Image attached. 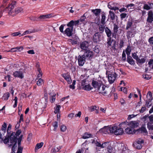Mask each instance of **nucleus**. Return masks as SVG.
Instances as JSON below:
<instances>
[{"label":"nucleus","mask_w":153,"mask_h":153,"mask_svg":"<svg viewBox=\"0 0 153 153\" xmlns=\"http://www.w3.org/2000/svg\"><path fill=\"white\" fill-rule=\"evenodd\" d=\"M106 86L103 85L102 83V86H100V89L97 90L99 91V93L102 94L103 95L105 96L106 95L108 94V91H106L102 92V91H104L105 90Z\"/></svg>","instance_id":"15"},{"label":"nucleus","mask_w":153,"mask_h":153,"mask_svg":"<svg viewBox=\"0 0 153 153\" xmlns=\"http://www.w3.org/2000/svg\"><path fill=\"white\" fill-rule=\"evenodd\" d=\"M92 135L90 133L86 132L85 133L82 137V138L84 139L92 137Z\"/></svg>","instance_id":"24"},{"label":"nucleus","mask_w":153,"mask_h":153,"mask_svg":"<svg viewBox=\"0 0 153 153\" xmlns=\"http://www.w3.org/2000/svg\"><path fill=\"white\" fill-rule=\"evenodd\" d=\"M13 75L14 77H18L22 79L24 77V76L22 71H16L13 72Z\"/></svg>","instance_id":"12"},{"label":"nucleus","mask_w":153,"mask_h":153,"mask_svg":"<svg viewBox=\"0 0 153 153\" xmlns=\"http://www.w3.org/2000/svg\"><path fill=\"white\" fill-rule=\"evenodd\" d=\"M101 36L99 32H96L93 36V41L94 42L97 43L101 40Z\"/></svg>","instance_id":"11"},{"label":"nucleus","mask_w":153,"mask_h":153,"mask_svg":"<svg viewBox=\"0 0 153 153\" xmlns=\"http://www.w3.org/2000/svg\"><path fill=\"white\" fill-rule=\"evenodd\" d=\"M133 24V21L131 20H129L127 23L126 27V30H128L131 27Z\"/></svg>","instance_id":"33"},{"label":"nucleus","mask_w":153,"mask_h":153,"mask_svg":"<svg viewBox=\"0 0 153 153\" xmlns=\"http://www.w3.org/2000/svg\"><path fill=\"white\" fill-rule=\"evenodd\" d=\"M149 41L151 44L153 45V37L150 38L149 39Z\"/></svg>","instance_id":"64"},{"label":"nucleus","mask_w":153,"mask_h":153,"mask_svg":"<svg viewBox=\"0 0 153 153\" xmlns=\"http://www.w3.org/2000/svg\"><path fill=\"white\" fill-rule=\"evenodd\" d=\"M105 24L100 25H99V30L100 32V33H102L104 31V29L105 30V26L104 25Z\"/></svg>","instance_id":"28"},{"label":"nucleus","mask_w":153,"mask_h":153,"mask_svg":"<svg viewBox=\"0 0 153 153\" xmlns=\"http://www.w3.org/2000/svg\"><path fill=\"white\" fill-rule=\"evenodd\" d=\"M43 144L44 143L43 142H41L36 144L35 148V150L36 149H39L41 148L43 146Z\"/></svg>","instance_id":"43"},{"label":"nucleus","mask_w":153,"mask_h":153,"mask_svg":"<svg viewBox=\"0 0 153 153\" xmlns=\"http://www.w3.org/2000/svg\"><path fill=\"white\" fill-rule=\"evenodd\" d=\"M140 122L137 121H132L130 122L128 124V126L133 129L137 127L139 125Z\"/></svg>","instance_id":"13"},{"label":"nucleus","mask_w":153,"mask_h":153,"mask_svg":"<svg viewBox=\"0 0 153 153\" xmlns=\"http://www.w3.org/2000/svg\"><path fill=\"white\" fill-rule=\"evenodd\" d=\"M60 108L61 106L60 105H57L56 107V108L55 109L54 113L55 114H57L60 111Z\"/></svg>","instance_id":"47"},{"label":"nucleus","mask_w":153,"mask_h":153,"mask_svg":"<svg viewBox=\"0 0 153 153\" xmlns=\"http://www.w3.org/2000/svg\"><path fill=\"white\" fill-rule=\"evenodd\" d=\"M149 118L150 121L149 122L153 124V115H151L149 116Z\"/></svg>","instance_id":"60"},{"label":"nucleus","mask_w":153,"mask_h":153,"mask_svg":"<svg viewBox=\"0 0 153 153\" xmlns=\"http://www.w3.org/2000/svg\"><path fill=\"white\" fill-rule=\"evenodd\" d=\"M151 9L150 6H149L147 4H144V9L148 10Z\"/></svg>","instance_id":"62"},{"label":"nucleus","mask_w":153,"mask_h":153,"mask_svg":"<svg viewBox=\"0 0 153 153\" xmlns=\"http://www.w3.org/2000/svg\"><path fill=\"white\" fill-rule=\"evenodd\" d=\"M13 134L14 133H12L11 134L8 135L7 134L4 140H3V138L1 140V142L2 143L3 142L5 144H6L10 141V143L9 144V146H11L13 145L14 142H15V140L17 139L16 137L13 135Z\"/></svg>","instance_id":"3"},{"label":"nucleus","mask_w":153,"mask_h":153,"mask_svg":"<svg viewBox=\"0 0 153 153\" xmlns=\"http://www.w3.org/2000/svg\"><path fill=\"white\" fill-rule=\"evenodd\" d=\"M46 19L45 15H40L37 18V20L42 21Z\"/></svg>","instance_id":"45"},{"label":"nucleus","mask_w":153,"mask_h":153,"mask_svg":"<svg viewBox=\"0 0 153 153\" xmlns=\"http://www.w3.org/2000/svg\"><path fill=\"white\" fill-rule=\"evenodd\" d=\"M129 123L128 122H127V121L122 122L120 124V127L122 128H125L128 125Z\"/></svg>","instance_id":"31"},{"label":"nucleus","mask_w":153,"mask_h":153,"mask_svg":"<svg viewBox=\"0 0 153 153\" xmlns=\"http://www.w3.org/2000/svg\"><path fill=\"white\" fill-rule=\"evenodd\" d=\"M152 124V123H150L149 122H148L147 124V127L149 130H153V125Z\"/></svg>","instance_id":"41"},{"label":"nucleus","mask_w":153,"mask_h":153,"mask_svg":"<svg viewBox=\"0 0 153 153\" xmlns=\"http://www.w3.org/2000/svg\"><path fill=\"white\" fill-rule=\"evenodd\" d=\"M22 35L20 32H17L11 34V35L13 36H20Z\"/></svg>","instance_id":"52"},{"label":"nucleus","mask_w":153,"mask_h":153,"mask_svg":"<svg viewBox=\"0 0 153 153\" xmlns=\"http://www.w3.org/2000/svg\"><path fill=\"white\" fill-rule=\"evenodd\" d=\"M85 14H84L79 19V21L81 22H83L85 21V19H86V17L85 16Z\"/></svg>","instance_id":"54"},{"label":"nucleus","mask_w":153,"mask_h":153,"mask_svg":"<svg viewBox=\"0 0 153 153\" xmlns=\"http://www.w3.org/2000/svg\"><path fill=\"white\" fill-rule=\"evenodd\" d=\"M149 66L153 70V59H151L148 62Z\"/></svg>","instance_id":"51"},{"label":"nucleus","mask_w":153,"mask_h":153,"mask_svg":"<svg viewBox=\"0 0 153 153\" xmlns=\"http://www.w3.org/2000/svg\"><path fill=\"white\" fill-rule=\"evenodd\" d=\"M92 85L94 88H97V90L100 89V86H102V82H97L93 80L92 82Z\"/></svg>","instance_id":"14"},{"label":"nucleus","mask_w":153,"mask_h":153,"mask_svg":"<svg viewBox=\"0 0 153 153\" xmlns=\"http://www.w3.org/2000/svg\"><path fill=\"white\" fill-rule=\"evenodd\" d=\"M114 41V40L112 39L111 37L108 38L107 39V44L108 47L111 46V44L112 42Z\"/></svg>","instance_id":"34"},{"label":"nucleus","mask_w":153,"mask_h":153,"mask_svg":"<svg viewBox=\"0 0 153 153\" xmlns=\"http://www.w3.org/2000/svg\"><path fill=\"white\" fill-rule=\"evenodd\" d=\"M73 27L67 28L64 31V33L69 37L71 36L73 34Z\"/></svg>","instance_id":"17"},{"label":"nucleus","mask_w":153,"mask_h":153,"mask_svg":"<svg viewBox=\"0 0 153 153\" xmlns=\"http://www.w3.org/2000/svg\"><path fill=\"white\" fill-rule=\"evenodd\" d=\"M23 148L21 146L18 147L17 153H22Z\"/></svg>","instance_id":"56"},{"label":"nucleus","mask_w":153,"mask_h":153,"mask_svg":"<svg viewBox=\"0 0 153 153\" xmlns=\"http://www.w3.org/2000/svg\"><path fill=\"white\" fill-rule=\"evenodd\" d=\"M60 130L63 132L66 131L67 128L66 126L64 125H62L60 126Z\"/></svg>","instance_id":"46"},{"label":"nucleus","mask_w":153,"mask_h":153,"mask_svg":"<svg viewBox=\"0 0 153 153\" xmlns=\"http://www.w3.org/2000/svg\"><path fill=\"white\" fill-rule=\"evenodd\" d=\"M23 10L22 9L21 7H18L16 8L14 13H15L16 14H18L19 13L22 12Z\"/></svg>","instance_id":"38"},{"label":"nucleus","mask_w":153,"mask_h":153,"mask_svg":"<svg viewBox=\"0 0 153 153\" xmlns=\"http://www.w3.org/2000/svg\"><path fill=\"white\" fill-rule=\"evenodd\" d=\"M132 56L134 59L136 60L137 64L139 65L143 63V58L140 59L135 53H132Z\"/></svg>","instance_id":"9"},{"label":"nucleus","mask_w":153,"mask_h":153,"mask_svg":"<svg viewBox=\"0 0 153 153\" xmlns=\"http://www.w3.org/2000/svg\"><path fill=\"white\" fill-rule=\"evenodd\" d=\"M7 128V124L6 123L4 122L3 124L2 125L1 129V132L3 135L6 132Z\"/></svg>","instance_id":"21"},{"label":"nucleus","mask_w":153,"mask_h":153,"mask_svg":"<svg viewBox=\"0 0 153 153\" xmlns=\"http://www.w3.org/2000/svg\"><path fill=\"white\" fill-rule=\"evenodd\" d=\"M62 76L67 81H70V76L68 74L65 73L62 74Z\"/></svg>","instance_id":"26"},{"label":"nucleus","mask_w":153,"mask_h":153,"mask_svg":"<svg viewBox=\"0 0 153 153\" xmlns=\"http://www.w3.org/2000/svg\"><path fill=\"white\" fill-rule=\"evenodd\" d=\"M120 88L121 89V90L123 91V92L126 94H127V88L126 87H121Z\"/></svg>","instance_id":"59"},{"label":"nucleus","mask_w":153,"mask_h":153,"mask_svg":"<svg viewBox=\"0 0 153 153\" xmlns=\"http://www.w3.org/2000/svg\"><path fill=\"white\" fill-rule=\"evenodd\" d=\"M91 12H93L96 16H98L101 12L100 9H96L95 10H92Z\"/></svg>","instance_id":"22"},{"label":"nucleus","mask_w":153,"mask_h":153,"mask_svg":"<svg viewBox=\"0 0 153 153\" xmlns=\"http://www.w3.org/2000/svg\"><path fill=\"white\" fill-rule=\"evenodd\" d=\"M152 100H148L146 101V104H145L146 106L148 108L150 107L152 105Z\"/></svg>","instance_id":"40"},{"label":"nucleus","mask_w":153,"mask_h":153,"mask_svg":"<svg viewBox=\"0 0 153 153\" xmlns=\"http://www.w3.org/2000/svg\"><path fill=\"white\" fill-rule=\"evenodd\" d=\"M143 143V140L141 138L137 139L133 144V146L134 148L137 149H140L142 147L141 143Z\"/></svg>","instance_id":"6"},{"label":"nucleus","mask_w":153,"mask_h":153,"mask_svg":"<svg viewBox=\"0 0 153 153\" xmlns=\"http://www.w3.org/2000/svg\"><path fill=\"white\" fill-rule=\"evenodd\" d=\"M65 25H64V24L62 25H61L60 26V27H59V29L60 31V32H61V33H64V31H63V29H64V27L65 26Z\"/></svg>","instance_id":"53"},{"label":"nucleus","mask_w":153,"mask_h":153,"mask_svg":"<svg viewBox=\"0 0 153 153\" xmlns=\"http://www.w3.org/2000/svg\"><path fill=\"white\" fill-rule=\"evenodd\" d=\"M74 21L73 20H71L68 23L67 25L68 27H70L71 28L73 27L74 25Z\"/></svg>","instance_id":"44"},{"label":"nucleus","mask_w":153,"mask_h":153,"mask_svg":"<svg viewBox=\"0 0 153 153\" xmlns=\"http://www.w3.org/2000/svg\"><path fill=\"white\" fill-rule=\"evenodd\" d=\"M122 60L124 62H125L126 60V54L124 51L122 53Z\"/></svg>","instance_id":"50"},{"label":"nucleus","mask_w":153,"mask_h":153,"mask_svg":"<svg viewBox=\"0 0 153 153\" xmlns=\"http://www.w3.org/2000/svg\"><path fill=\"white\" fill-rule=\"evenodd\" d=\"M148 17L147 21L149 23H152L153 21V13L152 11H149L148 13Z\"/></svg>","instance_id":"18"},{"label":"nucleus","mask_w":153,"mask_h":153,"mask_svg":"<svg viewBox=\"0 0 153 153\" xmlns=\"http://www.w3.org/2000/svg\"><path fill=\"white\" fill-rule=\"evenodd\" d=\"M126 61L131 65H134L135 64L134 61L130 55L127 56Z\"/></svg>","instance_id":"19"},{"label":"nucleus","mask_w":153,"mask_h":153,"mask_svg":"<svg viewBox=\"0 0 153 153\" xmlns=\"http://www.w3.org/2000/svg\"><path fill=\"white\" fill-rule=\"evenodd\" d=\"M11 127H12V125L10 124H9L8 125V126L7 130V135H11L12 134V133H14L13 134V135H14L15 132H11Z\"/></svg>","instance_id":"23"},{"label":"nucleus","mask_w":153,"mask_h":153,"mask_svg":"<svg viewBox=\"0 0 153 153\" xmlns=\"http://www.w3.org/2000/svg\"><path fill=\"white\" fill-rule=\"evenodd\" d=\"M127 14L126 13H122L120 14V17L122 19L125 18Z\"/></svg>","instance_id":"57"},{"label":"nucleus","mask_w":153,"mask_h":153,"mask_svg":"<svg viewBox=\"0 0 153 153\" xmlns=\"http://www.w3.org/2000/svg\"><path fill=\"white\" fill-rule=\"evenodd\" d=\"M109 16H110L111 20L113 21L115 19V14L114 13L110 10L109 12Z\"/></svg>","instance_id":"25"},{"label":"nucleus","mask_w":153,"mask_h":153,"mask_svg":"<svg viewBox=\"0 0 153 153\" xmlns=\"http://www.w3.org/2000/svg\"><path fill=\"white\" fill-rule=\"evenodd\" d=\"M99 46L97 45L96 46L93 48V51L96 53H98L99 52L100 50L99 48Z\"/></svg>","instance_id":"48"},{"label":"nucleus","mask_w":153,"mask_h":153,"mask_svg":"<svg viewBox=\"0 0 153 153\" xmlns=\"http://www.w3.org/2000/svg\"><path fill=\"white\" fill-rule=\"evenodd\" d=\"M113 26V32H112L111 30L108 27H105V32L108 38L111 37L112 35V37L115 39L116 38L119 27L116 24H114Z\"/></svg>","instance_id":"1"},{"label":"nucleus","mask_w":153,"mask_h":153,"mask_svg":"<svg viewBox=\"0 0 153 153\" xmlns=\"http://www.w3.org/2000/svg\"><path fill=\"white\" fill-rule=\"evenodd\" d=\"M113 3L112 2H110L108 3V7L110 9L112 10L113 7L112 6Z\"/></svg>","instance_id":"55"},{"label":"nucleus","mask_w":153,"mask_h":153,"mask_svg":"<svg viewBox=\"0 0 153 153\" xmlns=\"http://www.w3.org/2000/svg\"><path fill=\"white\" fill-rule=\"evenodd\" d=\"M37 79H38L37 82L36 84L38 86H41L42 85V84L43 83V80L41 78H36Z\"/></svg>","instance_id":"37"},{"label":"nucleus","mask_w":153,"mask_h":153,"mask_svg":"<svg viewBox=\"0 0 153 153\" xmlns=\"http://www.w3.org/2000/svg\"><path fill=\"white\" fill-rule=\"evenodd\" d=\"M105 13L104 12H102L101 15V23L102 24H105L106 22Z\"/></svg>","instance_id":"20"},{"label":"nucleus","mask_w":153,"mask_h":153,"mask_svg":"<svg viewBox=\"0 0 153 153\" xmlns=\"http://www.w3.org/2000/svg\"><path fill=\"white\" fill-rule=\"evenodd\" d=\"M86 57L83 55H79L78 58V62L79 66H82L85 62Z\"/></svg>","instance_id":"7"},{"label":"nucleus","mask_w":153,"mask_h":153,"mask_svg":"<svg viewBox=\"0 0 153 153\" xmlns=\"http://www.w3.org/2000/svg\"><path fill=\"white\" fill-rule=\"evenodd\" d=\"M125 132L128 134H137L139 133L143 132V125L142 124L140 128L137 130L133 129L131 127H127L125 129Z\"/></svg>","instance_id":"4"},{"label":"nucleus","mask_w":153,"mask_h":153,"mask_svg":"<svg viewBox=\"0 0 153 153\" xmlns=\"http://www.w3.org/2000/svg\"><path fill=\"white\" fill-rule=\"evenodd\" d=\"M79 47L85 51L88 48V43L86 41L81 42L80 43Z\"/></svg>","instance_id":"16"},{"label":"nucleus","mask_w":153,"mask_h":153,"mask_svg":"<svg viewBox=\"0 0 153 153\" xmlns=\"http://www.w3.org/2000/svg\"><path fill=\"white\" fill-rule=\"evenodd\" d=\"M17 139L15 140V142L13 143V145L12 146V152H15L16 151V149L17 147Z\"/></svg>","instance_id":"30"},{"label":"nucleus","mask_w":153,"mask_h":153,"mask_svg":"<svg viewBox=\"0 0 153 153\" xmlns=\"http://www.w3.org/2000/svg\"><path fill=\"white\" fill-rule=\"evenodd\" d=\"M84 56H85L88 59L91 58L93 56V52L89 50H85L84 54H83Z\"/></svg>","instance_id":"10"},{"label":"nucleus","mask_w":153,"mask_h":153,"mask_svg":"<svg viewBox=\"0 0 153 153\" xmlns=\"http://www.w3.org/2000/svg\"><path fill=\"white\" fill-rule=\"evenodd\" d=\"M96 146L98 147H100L101 148H102V146L103 145L101 144V143L99 142L98 141H97L96 143Z\"/></svg>","instance_id":"63"},{"label":"nucleus","mask_w":153,"mask_h":153,"mask_svg":"<svg viewBox=\"0 0 153 153\" xmlns=\"http://www.w3.org/2000/svg\"><path fill=\"white\" fill-rule=\"evenodd\" d=\"M106 74L108 75V80L109 83H113L117 77V74L115 72H111L109 71H107Z\"/></svg>","instance_id":"5"},{"label":"nucleus","mask_w":153,"mask_h":153,"mask_svg":"<svg viewBox=\"0 0 153 153\" xmlns=\"http://www.w3.org/2000/svg\"><path fill=\"white\" fill-rule=\"evenodd\" d=\"M104 129H107L106 132L108 134L114 133L116 135H121L124 132L122 128L118 127L117 126H110Z\"/></svg>","instance_id":"2"},{"label":"nucleus","mask_w":153,"mask_h":153,"mask_svg":"<svg viewBox=\"0 0 153 153\" xmlns=\"http://www.w3.org/2000/svg\"><path fill=\"white\" fill-rule=\"evenodd\" d=\"M152 94L151 91H149L147 94L146 96L147 98L149 99V100H152Z\"/></svg>","instance_id":"49"},{"label":"nucleus","mask_w":153,"mask_h":153,"mask_svg":"<svg viewBox=\"0 0 153 153\" xmlns=\"http://www.w3.org/2000/svg\"><path fill=\"white\" fill-rule=\"evenodd\" d=\"M83 88V89L84 90L87 91H90L93 88L91 87V85L89 84L85 85Z\"/></svg>","instance_id":"36"},{"label":"nucleus","mask_w":153,"mask_h":153,"mask_svg":"<svg viewBox=\"0 0 153 153\" xmlns=\"http://www.w3.org/2000/svg\"><path fill=\"white\" fill-rule=\"evenodd\" d=\"M52 126L54 127L53 130L55 131L56 130L58 126V123L57 121H55L53 123Z\"/></svg>","instance_id":"42"},{"label":"nucleus","mask_w":153,"mask_h":153,"mask_svg":"<svg viewBox=\"0 0 153 153\" xmlns=\"http://www.w3.org/2000/svg\"><path fill=\"white\" fill-rule=\"evenodd\" d=\"M107 151L109 153H114L115 150L114 148L112 147L110 145L108 146L107 148Z\"/></svg>","instance_id":"29"},{"label":"nucleus","mask_w":153,"mask_h":153,"mask_svg":"<svg viewBox=\"0 0 153 153\" xmlns=\"http://www.w3.org/2000/svg\"><path fill=\"white\" fill-rule=\"evenodd\" d=\"M102 145H103L102 148H104L106 147H107L109 145V142H104L102 143Z\"/></svg>","instance_id":"58"},{"label":"nucleus","mask_w":153,"mask_h":153,"mask_svg":"<svg viewBox=\"0 0 153 153\" xmlns=\"http://www.w3.org/2000/svg\"><path fill=\"white\" fill-rule=\"evenodd\" d=\"M126 36L128 39L133 37L134 36V33L132 31H128L127 33Z\"/></svg>","instance_id":"32"},{"label":"nucleus","mask_w":153,"mask_h":153,"mask_svg":"<svg viewBox=\"0 0 153 153\" xmlns=\"http://www.w3.org/2000/svg\"><path fill=\"white\" fill-rule=\"evenodd\" d=\"M10 95V94L9 92H6L4 94L2 97V99L4 100H8Z\"/></svg>","instance_id":"27"},{"label":"nucleus","mask_w":153,"mask_h":153,"mask_svg":"<svg viewBox=\"0 0 153 153\" xmlns=\"http://www.w3.org/2000/svg\"><path fill=\"white\" fill-rule=\"evenodd\" d=\"M131 49V47L130 45L128 46L127 48L126 49L125 51L127 56L130 55Z\"/></svg>","instance_id":"35"},{"label":"nucleus","mask_w":153,"mask_h":153,"mask_svg":"<svg viewBox=\"0 0 153 153\" xmlns=\"http://www.w3.org/2000/svg\"><path fill=\"white\" fill-rule=\"evenodd\" d=\"M23 137V135H21L19 137L17 138V141L18 140V147L21 146V142L22 140V138Z\"/></svg>","instance_id":"39"},{"label":"nucleus","mask_w":153,"mask_h":153,"mask_svg":"<svg viewBox=\"0 0 153 153\" xmlns=\"http://www.w3.org/2000/svg\"><path fill=\"white\" fill-rule=\"evenodd\" d=\"M21 133V130L19 129L16 132V133L14 135H16L17 137V136H19Z\"/></svg>","instance_id":"61"},{"label":"nucleus","mask_w":153,"mask_h":153,"mask_svg":"<svg viewBox=\"0 0 153 153\" xmlns=\"http://www.w3.org/2000/svg\"><path fill=\"white\" fill-rule=\"evenodd\" d=\"M16 3V1L13 2L12 4H9L8 6L6 8V10H8L9 11L8 14L9 15H12V13H14L13 10L14 8Z\"/></svg>","instance_id":"8"}]
</instances>
